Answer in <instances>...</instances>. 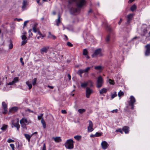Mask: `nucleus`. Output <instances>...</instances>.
Returning a JSON list of instances; mask_svg holds the SVG:
<instances>
[{
    "instance_id": "nucleus-22",
    "label": "nucleus",
    "mask_w": 150,
    "mask_h": 150,
    "mask_svg": "<svg viewBox=\"0 0 150 150\" xmlns=\"http://www.w3.org/2000/svg\"><path fill=\"white\" fill-rule=\"evenodd\" d=\"M60 16L59 14L58 15V18L56 20V25L58 26L59 25V24L61 23V21L60 20Z\"/></svg>"
},
{
    "instance_id": "nucleus-64",
    "label": "nucleus",
    "mask_w": 150,
    "mask_h": 150,
    "mask_svg": "<svg viewBox=\"0 0 150 150\" xmlns=\"http://www.w3.org/2000/svg\"><path fill=\"white\" fill-rule=\"evenodd\" d=\"M68 78H69V80H70L71 79V75L69 74H68Z\"/></svg>"
},
{
    "instance_id": "nucleus-40",
    "label": "nucleus",
    "mask_w": 150,
    "mask_h": 150,
    "mask_svg": "<svg viewBox=\"0 0 150 150\" xmlns=\"http://www.w3.org/2000/svg\"><path fill=\"white\" fill-rule=\"evenodd\" d=\"M124 95V93L123 92L121 91H119L118 93V95L119 97H120L121 96Z\"/></svg>"
},
{
    "instance_id": "nucleus-16",
    "label": "nucleus",
    "mask_w": 150,
    "mask_h": 150,
    "mask_svg": "<svg viewBox=\"0 0 150 150\" xmlns=\"http://www.w3.org/2000/svg\"><path fill=\"white\" fill-rule=\"evenodd\" d=\"M18 81V77H15L13 79V81H12L11 82L9 83H8V85H13L14 83H16Z\"/></svg>"
},
{
    "instance_id": "nucleus-58",
    "label": "nucleus",
    "mask_w": 150,
    "mask_h": 150,
    "mask_svg": "<svg viewBox=\"0 0 150 150\" xmlns=\"http://www.w3.org/2000/svg\"><path fill=\"white\" fill-rule=\"evenodd\" d=\"M61 112L63 114H66L67 113L66 111L64 110H62L61 111Z\"/></svg>"
},
{
    "instance_id": "nucleus-51",
    "label": "nucleus",
    "mask_w": 150,
    "mask_h": 150,
    "mask_svg": "<svg viewBox=\"0 0 150 150\" xmlns=\"http://www.w3.org/2000/svg\"><path fill=\"white\" fill-rule=\"evenodd\" d=\"M67 45L69 47H71L73 46V45L70 42H68L67 43Z\"/></svg>"
},
{
    "instance_id": "nucleus-19",
    "label": "nucleus",
    "mask_w": 150,
    "mask_h": 150,
    "mask_svg": "<svg viewBox=\"0 0 150 150\" xmlns=\"http://www.w3.org/2000/svg\"><path fill=\"white\" fill-rule=\"evenodd\" d=\"M105 25V27L107 29L108 31L110 32L112 31V29L110 26L107 23H103Z\"/></svg>"
},
{
    "instance_id": "nucleus-31",
    "label": "nucleus",
    "mask_w": 150,
    "mask_h": 150,
    "mask_svg": "<svg viewBox=\"0 0 150 150\" xmlns=\"http://www.w3.org/2000/svg\"><path fill=\"white\" fill-rule=\"evenodd\" d=\"M86 111V110L84 109H80L78 110V111L81 114H82L84 112H85Z\"/></svg>"
},
{
    "instance_id": "nucleus-25",
    "label": "nucleus",
    "mask_w": 150,
    "mask_h": 150,
    "mask_svg": "<svg viewBox=\"0 0 150 150\" xmlns=\"http://www.w3.org/2000/svg\"><path fill=\"white\" fill-rule=\"evenodd\" d=\"M87 86L92 87L93 86V83L91 80H88L86 81Z\"/></svg>"
},
{
    "instance_id": "nucleus-30",
    "label": "nucleus",
    "mask_w": 150,
    "mask_h": 150,
    "mask_svg": "<svg viewBox=\"0 0 150 150\" xmlns=\"http://www.w3.org/2000/svg\"><path fill=\"white\" fill-rule=\"evenodd\" d=\"M18 109V108L17 107H14L12 108L11 110L12 111H13L14 112L16 111Z\"/></svg>"
},
{
    "instance_id": "nucleus-53",
    "label": "nucleus",
    "mask_w": 150,
    "mask_h": 150,
    "mask_svg": "<svg viewBox=\"0 0 150 150\" xmlns=\"http://www.w3.org/2000/svg\"><path fill=\"white\" fill-rule=\"evenodd\" d=\"M28 33H29V35L30 36L33 35V34L32 33V30L31 29H30L29 30Z\"/></svg>"
},
{
    "instance_id": "nucleus-41",
    "label": "nucleus",
    "mask_w": 150,
    "mask_h": 150,
    "mask_svg": "<svg viewBox=\"0 0 150 150\" xmlns=\"http://www.w3.org/2000/svg\"><path fill=\"white\" fill-rule=\"evenodd\" d=\"M38 32V35H40L42 37V38H41L42 39L43 38L45 37V35H42L41 33L40 32V31L39 30H38V31H37Z\"/></svg>"
},
{
    "instance_id": "nucleus-11",
    "label": "nucleus",
    "mask_w": 150,
    "mask_h": 150,
    "mask_svg": "<svg viewBox=\"0 0 150 150\" xmlns=\"http://www.w3.org/2000/svg\"><path fill=\"white\" fill-rule=\"evenodd\" d=\"M88 122L89 126L88 127V132H91L93 130V123L92 121L91 120H89Z\"/></svg>"
},
{
    "instance_id": "nucleus-14",
    "label": "nucleus",
    "mask_w": 150,
    "mask_h": 150,
    "mask_svg": "<svg viewBox=\"0 0 150 150\" xmlns=\"http://www.w3.org/2000/svg\"><path fill=\"white\" fill-rule=\"evenodd\" d=\"M22 4V8L24 10L25 9L27 6L28 5V2L27 1L24 0L23 1Z\"/></svg>"
},
{
    "instance_id": "nucleus-24",
    "label": "nucleus",
    "mask_w": 150,
    "mask_h": 150,
    "mask_svg": "<svg viewBox=\"0 0 150 150\" xmlns=\"http://www.w3.org/2000/svg\"><path fill=\"white\" fill-rule=\"evenodd\" d=\"M54 141L57 142H59L61 141V139L59 137H57L55 138H53Z\"/></svg>"
},
{
    "instance_id": "nucleus-42",
    "label": "nucleus",
    "mask_w": 150,
    "mask_h": 150,
    "mask_svg": "<svg viewBox=\"0 0 150 150\" xmlns=\"http://www.w3.org/2000/svg\"><path fill=\"white\" fill-rule=\"evenodd\" d=\"M88 52L87 50L86 49H84L83 50V54L84 55H86L87 54Z\"/></svg>"
},
{
    "instance_id": "nucleus-6",
    "label": "nucleus",
    "mask_w": 150,
    "mask_h": 150,
    "mask_svg": "<svg viewBox=\"0 0 150 150\" xmlns=\"http://www.w3.org/2000/svg\"><path fill=\"white\" fill-rule=\"evenodd\" d=\"M93 92V90L88 87H86V96L87 98L90 97V95Z\"/></svg>"
},
{
    "instance_id": "nucleus-9",
    "label": "nucleus",
    "mask_w": 150,
    "mask_h": 150,
    "mask_svg": "<svg viewBox=\"0 0 150 150\" xmlns=\"http://www.w3.org/2000/svg\"><path fill=\"white\" fill-rule=\"evenodd\" d=\"M130 100L128 101V104L129 105H132L134 104L136 102V100L135 98L132 96H130L129 98Z\"/></svg>"
},
{
    "instance_id": "nucleus-33",
    "label": "nucleus",
    "mask_w": 150,
    "mask_h": 150,
    "mask_svg": "<svg viewBox=\"0 0 150 150\" xmlns=\"http://www.w3.org/2000/svg\"><path fill=\"white\" fill-rule=\"evenodd\" d=\"M87 86L86 82H85L84 83H82L81 84V86L82 88H84Z\"/></svg>"
},
{
    "instance_id": "nucleus-50",
    "label": "nucleus",
    "mask_w": 150,
    "mask_h": 150,
    "mask_svg": "<svg viewBox=\"0 0 150 150\" xmlns=\"http://www.w3.org/2000/svg\"><path fill=\"white\" fill-rule=\"evenodd\" d=\"M10 146L12 150H15V149H14L15 146H14V144H10Z\"/></svg>"
},
{
    "instance_id": "nucleus-54",
    "label": "nucleus",
    "mask_w": 150,
    "mask_h": 150,
    "mask_svg": "<svg viewBox=\"0 0 150 150\" xmlns=\"http://www.w3.org/2000/svg\"><path fill=\"white\" fill-rule=\"evenodd\" d=\"M23 58L22 57H21L20 59V62L21 63L22 65H24V62H23Z\"/></svg>"
},
{
    "instance_id": "nucleus-15",
    "label": "nucleus",
    "mask_w": 150,
    "mask_h": 150,
    "mask_svg": "<svg viewBox=\"0 0 150 150\" xmlns=\"http://www.w3.org/2000/svg\"><path fill=\"white\" fill-rule=\"evenodd\" d=\"M12 124L13 125L14 127L17 128L18 130L20 128V125L19 124V120L18 119L17 120L16 122H12Z\"/></svg>"
},
{
    "instance_id": "nucleus-43",
    "label": "nucleus",
    "mask_w": 150,
    "mask_h": 150,
    "mask_svg": "<svg viewBox=\"0 0 150 150\" xmlns=\"http://www.w3.org/2000/svg\"><path fill=\"white\" fill-rule=\"evenodd\" d=\"M147 33V31L146 29L145 28L143 30V35L144 36Z\"/></svg>"
},
{
    "instance_id": "nucleus-60",
    "label": "nucleus",
    "mask_w": 150,
    "mask_h": 150,
    "mask_svg": "<svg viewBox=\"0 0 150 150\" xmlns=\"http://www.w3.org/2000/svg\"><path fill=\"white\" fill-rule=\"evenodd\" d=\"M49 35L48 36V38H51V36L52 35L51 33L50 32H49L48 33Z\"/></svg>"
},
{
    "instance_id": "nucleus-28",
    "label": "nucleus",
    "mask_w": 150,
    "mask_h": 150,
    "mask_svg": "<svg viewBox=\"0 0 150 150\" xmlns=\"http://www.w3.org/2000/svg\"><path fill=\"white\" fill-rule=\"evenodd\" d=\"M8 127V125H4L1 128V129L3 131H5L7 129Z\"/></svg>"
},
{
    "instance_id": "nucleus-21",
    "label": "nucleus",
    "mask_w": 150,
    "mask_h": 150,
    "mask_svg": "<svg viewBox=\"0 0 150 150\" xmlns=\"http://www.w3.org/2000/svg\"><path fill=\"white\" fill-rule=\"evenodd\" d=\"M24 135L25 137L26 138V139L28 140V141L29 142H30V139L31 137H32L31 135H29L28 134H24Z\"/></svg>"
},
{
    "instance_id": "nucleus-56",
    "label": "nucleus",
    "mask_w": 150,
    "mask_h": 150,
    "mask_svg": "<svg viewBox=\"0 0 150 150\" xmlns=\"http://www.w3.org/2000/svg\"><path fill=\"white\" fill-rule=\"evenodd\" d=\"M110 35H108L107 36L106 39V41L107 42H108L110 40Z\"/></svg>"
},
{
    "instance_id": "nucleus-49",
    "label": "nucleus",
    "mask_w": 150,
    "mask_h": 150,
    "mask_svg": "<svg viewBox=\"0 0 150 150\" xmlns=\"http://www.w3.org/2000/svg\"><path fill=\"white\" fill-rule=\"evenodd\" d=\"M7 142L8 143H10L11 142H15V141L14 140H13L11 139H9L7 140Z\"/></svg>"
},
{
    "instance_id": "nucleus-4",
    "label": "nucleus",
    "mask_w": 150,
    "mask_h": 150,
    "mask_svg": "<svg viewBox=\"0 0 150 150\" xmlns=\"http://www.w3.org/2000/svg\"><path fill=\"white\" fill-rule=\"evenodd\" d=\"M98 55L102 56L101 50L100 48H98L96 50L94 53L92 55V57L93 58L97 57Z\"/></svg>"
},
{
    "instance_id": "nucleus-23",
    "label": "nucleus",
    "mask_w": 150,
    "mask_h": 150,
    "mask_svg": "<svg viewBox=\"0 0 150 150\" xmlns=\"http://www.w3.org/2000/svg\"><path fill=\"white\" fill-rule=\"evenodd\" d=\"M26 84L28 86L29 89H31L32 88V85L31 82L29 81H27L26 82Z\"/></svg>"
},
{
    "instance_id": "nucleus-45",
    "label": "nucleus",
    "mask_w": 150,
    "mask_h": 150,
    "mask_svg": "<svg viewBox=\"0 0 150 150\" xmlns=\"http://www.w3.org/2000/svg\"><path fill=\"white\" fill-rule=\"evenodd\" d=\"M43 114H41L40 115L38 116V120H40V119L42 120V117L43 116Z\"/></svg>"
},
{
    "instance_id": "nucleus-52",
    "label": "nucleus",
    "mask_w": 150,
    "mask_h": 150,
    "mask_svg": "<svg viewBox=\"0 0 150 150\" xmlns=\"http://www.w3.org/2000/svg\"><path fill=\"white\" fill-rule=\"evenodd\" d=\"M4 111H3V113L4 114H6L7 113V108H4Z\"/></svg>"
},
{
    "instance_id": "nucleus-27",
    "label": "nucleus",
    "mask_w": 150,
    "mask_h": 150,
    "mask_svg": "<svg viewBox=\"0 0 150 150\" xmlns=\"http://www.w3.org/2000/svg\"><path fill=\"white\" fill-rule=\"evenodd\" d=\"M84 73V70L80 69L78 70L77 71V74L80 76L82 77V74Z\"/></svg>"
},
{
    "instance_id": "nucleus-1",
    "label": "nucleus",
    "mask_w": 150,
    "mask_h": 150,
    "mask_svg": "<svg viewBox=\"0 0 150 150\" xmlns=\"http://www.w3.org/2000/svg\"><path fill=\"white\" fill-rule=\"evenodd\" d=\"M72 2H76L77 7L78 8H80L86 4L85 0H70L69 3H71Z\"/></svg>"
},
{
    "instance_id": "nucleus-5",
    "label": "nucleus",
    "mask_w": 150,
    "mask_h": 150,
    "mask_svg": "<svg viewBox=\"0 0 150 150\" xmlns=\"http://www.w3.org/2000/svg\"><path fill=\"white\" fill-rule=\"evenodd\" d=\"M21 127L23 128L26 127V125L28 124V122L26 118H23L20 121Z\"/></svg>"
},
{
    "instance_id": "nucleus-48",
    "label": "nucleus",
    "mask_w": 150,
    "mask_h": 150,
    "mask_svg": "<svg viewBox=\"0 0 150 150\" xmlns=\"http://www.w3.org/2000/svg\"><path fill=\"white\" fill-rule=\"evenodd\" d=\"M116 132H120L122 134L123 133V132L122 130L121 129H117L116 130Z\"/></svg>"
},
{
    "instance_id": "nucleus-39",
    "label": "nucleus",
    "mask_w": 150,
    "mask_h": 150,
    "mask_svg": "<svg viewBox=\"0 0 150 150\" xmlns=\"http://www.w3.org/2000/svg\"><path fill=\"white\" fill-rule=\"evenodd\" d=\"M109 83L112 85H113L115 84V82L114 80H111V79H109Z\"/></svg>"
},
{
    "instance_id": "nucleus-35",
    "label": "nucleus",
    "mask_w": 150,
    "mask_h": 150,
    "mask_svg": "<svg viewBox=\"0 0 150 150\" xmlns=\"http://www.w3.org/2000/svg\"><path fill=\"white\" fill-rule=\"evenodd\" d=\"M2 105L4 109L7 108V105L4 102H2Z\"/></svg>"
},
{
    "instance_id": "nucleus-55",
    "label": "nucleus",
    "mask_w": 150,
    "mask_h": 150,
    "mask_svg": "<svg viewBox=\"0 0 150 150\" xmlns=\"http://www.w3.org/2000/svg\"><path fill=\"white\" fill-rule=\"evenodd\" d=\"M28 21H26L24 22L23 28H24L26 26V25L27 23L28 22Z\"/></svg>"
},
{
    "instance_id": "nucleus-17",
    "label": "nucleus",
    "mask_w": 150,
    "mask_h": 150,
    "mask_svg": "<svg viewBox=\"0 0 150 150\" xmlns=\"http://www.w3.org/2000/svg\"><path fill=\"white\" fill-rule=\"evenodd\" d=\"M38 25V24L37 23H34L33 25V31L35 32L36 33L37 31H38V28H37V26Z\"/></svg>"
},
{
    "instance_id": "nucleus-62",
    "label": "nucleus",
    "mask_w": 150,
    "mask_h": 150,
    "mask_svg": "<svg viewBox=\"0 0 150 150\" xmlns=\"http://www.w3.org/2000/svg\"><path fill=\"white\" fill-rule=\"evenodd\" d=\"M27 111H28L30 112H32V113L33 112V111L30 110L29 109H28L27 110Z\"/></svg>"
},
{
    "instance_id": "nucleus-37",
    "label": "nucleus",
    "mask_w": 150,
    "mask_h": 150,
    "mask_svg": "<svg viewBox=\"0 0 150 150\" xmlns=\"http://www.w3.org/2000/svg\"><path fill=\"white\" fill-rule=\"evenodd\" d=\"M91 69V68L90 67H87L85 69L83 70L84 72H85L86 73H87L88 72V71Z\"/></svg>"
},
{
    "instance_id": "nucleus-59",
    "label": "nucleus",
    "mask_w": 150,
    "mask_h": 150,
    "mask_svg": "<svg viewBox=\"0 0 150 150\" xmlns=\"http://www.w3.org/2000/svg\"><path fill=\"white\" fill-rule=\"evenodd\" d=\"M46 148L45 144H44L43 147L42 148V150H46Z\"/></svg>"
},
{
    "instance_id": "nucleus-20",
    "label": "nucleus",
    "mask_w": 150,
    "mask_h": 150,
    "mask_svg": "<svg viewBox=\"0 0 150 150\" xmlns=\"http://www.w3.org/2000/svg\"><path fill=\"white\" fill-rule=\"evenodd\" d=\"M108 91V89L105 88H103L100 90L99 93L100 94H103L104 93H105Z\"/></svg>"
},
{
    "instance_id": "nucleus-12",
    "label": "nucleus",
    "mask_w": 150,
    "mask_h": 150,
    "mask_svg": "<svg viewBox=\"0 0 150 150\" xmlns=\"http://www.w3.org/2000/svg\"><path fill=\"white\" fill-rule=\"evenodd\" d=\"M21 38L23 41L22 42L21 45H24L27 42V37L25 35H23L22 36Z\"/></svg>"
},
{
    "instance_id": "nucleus-8",
    "label": "nucleus",
    "mask_w": 150,
    "mask_h": 150,
    "mask_svg": "<svg viewBox=\"0 0 150 150\" xmlns=\"http://www.w3.org/2000/svg\"><path fill=\"white\" fill-rule=\"evenodd\" d=\"M146 48L145 54L146 56H148L150 54V44H148L145 46Z\"/></svg>"
},
{
    "instance_id": "nucleus-46",
    "label": "nucleus",
    "mask_w": 150,
    "mask_h": 150,
    "mask_svg": "<svg viewBox=\"0 0 150 150\" xmlns=\"http://www.w3.org/2000/svg\"><path fill=\"white\" fill-rule=\"evenodd\" d=\"M117 96V94L116 92H115L113 94H112L111 96V98L112 99H113L115 97Z\"/></svg>"
},
{
    "instance_id": "nucleus-7",
    "label": "nucleus",
    "mask_w": 150,
    "mask_h": 150,
    "mask_svg": "<svg viewBox=\"0 0 150 150\" xmlns=\"http://www.w3.org/2000/svg\"><path fill=\"white\" fill-rule=\"evenodd\" d=\"M133 16V14H130L127 16V21L126 23V25H129L131 21L132 20Z\"/></svg>"
},
{
    "instance_id": "nucleus-2",
    "label": "nucleus",
    "mask_w": 150,
    "mask_h": 150,
    "mask_svg": "<svg viewBox=\"0 0 150 150\" xmlns=\"http://www.w3.org/2000/svg\"><path fill=\"white\" fill-rule=\"evenodd\" d=\"M74 141L71 139L67 140L65 143V146L68 149H71L74 148Z\"/></svg>"
},
{
    "instance_id": "nucleus-47",
    "label": "nucleus",
    "mask_w": 150,
    "mask_h": 150,
    "mask_svg": "<svg viewBox=\"0 0 150 150\" xmlns=\"http://www.w3.org/2000/svg\"><path fill=\"white\" fill-rule=\"evenodd\" d=\"M96 137H99L102 135V133L96 132L95 134Z\"/></svg>"
},
{
    "instance_id": "nucleus-26",
    "label": "nucleus",
    "mask_w": 150,
    "mask_h": 150,
    "mask_svg": "<svg viewBox=\"0 0 150 150\" xmlns=\"http://www.w3.org/2000/svg\"><path fill=\"white\" fill-rule=\"evenodd\" d=\"M41 122L43 128L44 129H45L46 128V125L45 122L43 118H42V120H41Z\"/></svg>"
},
{
    "instance_id": "nucleus-10",
    "label": "nucleus",
    "mask_w": 150,
    "mask_h": 150,
    "mask_svg": "<svg viewBox=\"0 0 150 150\" xmlns=\"http://www.w3.org/2000/svg\"><path fill=\"white\" fill-rule=\"evenodd\" d=\"M49 48V47H43L40 50V52L41 54H44L45 53H46Z\"/></svg>"
},
{
    "instance_id": "nucleus-57",
    "label": "nucleus",
    "mask_w": 150,
    "mask_h": 150,
    "mask_svg": "<svg viewBox=\"0 0 150 150\" xmlns=\"http://www.w3.org/2000/svg\"><path fill=\"white\" fill-rule=\"evenodd\" d=\"M118 110L117 109L113 110L111 111V112L112 113H117V112Z\"/></svg>"
},
{
    "instance_id": "nucleus-34",
    "label": "nucleus",
    "mask_w": 150,
    "mask_h": 150,
    "mask_svg": "<svg viewBox=\"0 0 150 150\" xmlns=\"http://www.w3.org/2000/svg\"><path fill=\"white\" fill-rule=\"evenodd\" d=\"M71 11L73 12L74 13L78 11V9L76 8H71Z\"/></svg>"
},
{
    "instance_id": "nucleus-18",
    "label": "nucleus",
    "mask_w": 150,
    "mask_h": 150,
    "mask_svg": "<svg viewBox=\"0 0 150 150\" xmlns=\"http://www.w3.org/2000/svg\"><path fill=\"white\" fill-rule=\"evenodd\" d=\"M129 127L125 126L122 128V130L125 132V134L128 133L129 132Z\"/></svg>"
},
{
    "instance_id": "nucleus-32",
    "label": "nucleus",
    "mask_w": 150,
    "mask_h": 150,
    "mask_svg": "<svg viewBox=\"0 0 150 150\" xmlns=\"http://www.w3.org/2000/svg\"><path fill=\"white\" fill-rule=\"evenodd\" d=\"M102 67L101 66L99 65L97 66H95L94 67V69L97 70H100L102 69Z\"/></svg>"
},
{
    "instance_id": "nucleus-44",
    "label": "nucleus",
    "mask_w": 150,
    "mask_h": 150,
    "mask_svg": "<svg viewBox=\"0 0 150 150\" xmlns=\"http://www.w3.org/2000/svg\"><path fill=\"white\" fill-rule=\"evenodd\" d=\"M13 47V45L11 41H10V43L9 45V48L11 49Z\"/></svg>"
},
{
    "instance_id": "nucleus-3",
    "label": "nucleus",
    "mask_w": 150,
    "mask_h": 150,
    "mask_svg": "<svg viewBox=\"0 0 150 150\" xmlns=\"http://www.w3.org/2000/svg\"><path fill=\"white\" fill-rule=\"evenodd\" d=\"M103 83V79L101 76H99L98 78L96 83V86L98 88H100L102 86Z\"/></svg>"
},
{
    "instance_id": "nucleus-36",
    "label": "nucleus",
    "mask_w": 150,
    "mask_h": 150,
    "mask_svg": "<svg viewBox=\"0 0 150 150\" xmlns=\"http://www.w3.org/2000/svg\"><path fill=\"white\" fill-rule=\"evenodd\" d=\"M37 79L36 78H34L33 80L32 84L33 86L35 85L36 83Z\"/></svg>"
},
{
    "instance_id": "nucleus-38",
    "label": "nucleus",
    "mask_w": 150,
    "mask_h": 150,
    "mask_svg": "<svg viewBox=\"0 0 150 150\" xmlns=\"http://www.w3.org/2000/svg\"><path fill=\"white\" fill-rule=\"evenodd\" d=\"M136 8V6L135 5H133L132 6H131V10L132 11H133L135 10Z\"/></svg>"
},
{
    "instance_id": "nucleus-13",
    "label": "nucleus",
    "mask_w": 150,
    "mask_h": 150,
    "mask_svg": "<svg viewBox=\"0 0 150 150\" xmlns=\"http://www.w3.org/2000/svg\"><path fill=\"white\" fill-rule=\"evenodd\" d=\"M108 144L105 141L102 142L101 143V146L102 148L103 149H106L108 146Z\"/></svg>"
},
{
    "instance_id": "nucleus-29",
    "label": "nucleus",
    "mask_w": 150,
    "mask_h": 150,
    "mask_svg": "<svg viewBox=\"0 0 150 150\" xmlns=\"http://www.w3.org/2000/svg\"><path fill=\"white\" fill-rule=\"evenodd\" d=\"M74 138L76 140L79 141L81 139V136L80 135H76L74 136Z\"/></svg>"
},
{
    "instance_id": "nucleus-61",
    "label": "nucleus",
    "mask_w": 150,
    "mask_h": 150,
    "mask_svg": "<svg viewBox=\"0 0 150 150\" xmlns=\"http://www.w3.org/2000/svg\"><path fill=\"white\" fill-rule=\"evenodd\" d=\"M51 38H52L53 39H56V37H55V36H54V35H52L51 36Z\"/></svg>"
},
{
    "instance_id": "nucleus-63",
    "label": "nucleus",
    "mask_w": 150,
    "mask_h": 150,
    "mask_svg": "<svg viewBox=\"0 0 150 150\" xmlns=\"http://www.w3.org/2000/svg\"><path fill=\"white\" fill-rule=\"evenodd\" d=\"M90 137H96L95 134H91V135Z\"/></svg>"
}]
</instances>
